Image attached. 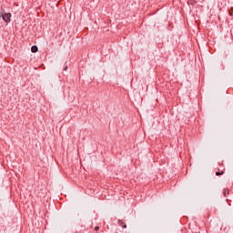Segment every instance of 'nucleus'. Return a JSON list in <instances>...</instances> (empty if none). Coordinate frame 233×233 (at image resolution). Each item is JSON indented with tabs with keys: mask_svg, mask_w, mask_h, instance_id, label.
Masks as SVG:
<instances>
[{
	"mask_svg": "<svg viewBox=\"0 0 233 233\" xmlns=\"http://www.w3.org/2000/svg\"><path fill=\"white\" fill-rule=\"evenodd\" d=\"M0 17L5 21V23H10V19L12 18V14L10 13H5L0 15Z\"/></svg>",
	"mask_w": 233,
	"mask_h": 233,
	"instance_id": "obj_1",
	"label": "nucleus"
},
{
	"mask_svg": "<svg viewBox=\"0 0 233 233\" xmlns=\"http://www.w3.org/2000/svg\"><path fill=\"white\" fill-rule=\"evenodd\" d=\"M37 50H39V48L37 47V46H33L31 47V52H33V54H35V52H37Z\"/></svg>",
	"mask_w": 233,
	"mask_h": 233,
	"instance_id": "obj_2",
	"label": "nucleus"
},
{
	"mask_svg": "<svg viewBox=\"0 0 233 233\" xmlns=\"http://www.w3.org/2000/svg\"><path fill=\"white\" fill-rule=\"evenodd\" d=\"M118 225H120V227H122L123 228H127V224H125L123 220H118Z\"/></svg>",
	"mask_w": 233,
	"mask_h": 233,
	"instance_id": "obj_3",
	"label": "nucleus"
},
{
	"mask_svg": "<svg viewBox=\"0 0 233 233\" xmlns=\"http://www.w3.org/2000/svg\"><path fill=\"white\" fill-rule=\"evenodd\" d=\"M221 175H223V172H219V171L216 172V176H221Z\"/></svg>",
	"mask_w": 233,
	"mask_h": 233,
	"instance_id": "obj_4",
	"label": "nucleus"
},
{
	"mask_svg": "<svg viewBox=\"0 0 233 233\" xmlns=\"http://www.w3.org/2000/svg\"><path fill=\"white\" fill-rule=\"evenodd\" d=\"M95 230H96V231L99 230V227L96 226V227H95Z\"/></svg>",
	"mask_w": 233,
	"mask_h": 233,
	"instance_id": "obj_5",
	"label": "nucleus"
},
{
	"mask_svg": "<svg viewBox=\"0 0 233 233\" xmlns=\"http://www.w3.org/2000/svg\"><path fill=\"white\" fill-rule=\"evenodd\" d=\"M64 70H68V66H66L64 68Z\"/></svg>",
	"mask_w": 233,
	"mask_h": 233,
	"instance_id": "obj_6",
	"label": "nucleus"
}]
</instances>
